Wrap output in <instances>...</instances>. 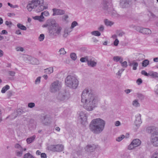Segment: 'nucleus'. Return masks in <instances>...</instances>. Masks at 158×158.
I'll return each instance as SVG.
<instances>
[{"label":"nucleus","mask_w":158,"mask_h":158,"mask_svg":"<svg viewBox=\"0 0 158 158\" xmlns=\"http://www.w3.org/2000/svg\"><path fill=\"white\" fill-rule=\"evenodd\" d=\"M15 14L13 13H9L7 14L8 16L9 17H11L12 16H15Z\"/></svg>","instance_id":"obj_53"},{"label":"nucleus","mask_w":158,"mask_h":158,"mask_svg":"<svg viewBox=\"0 0 158 158\" xmlns=\"http://www.w3.org/2000/svg\"><path fill=\"white\" fill-rule=\"evenodd\" d=\"M46 7L43 5H41L39 6L36 10V11L37 12H39L43 10L44 9H46Z\"/></svg>","instance_id":"obj_18"},{"label":"nucleus","mask_w":158,"mask_h":158,"mask_svg":"<svg viewBox=\"0 0 158 158\" xmlns=\"http://www.w3.org/2000/svg\"><path fill=\"white\" fill-rule=\"evenodd\" d=\"M104 22L105 24L107 26H111L114 24V23L113 22L107 19H106L104 20Z\"/></svg>","instance_id":"obj_17"},{"label":"nucleus","mask_w":158,"mask_h":158,"mask_svg":"<svg viewBox=\"0 0 158 158\" xmlns=\"http://www.w3.org/2000/svg\"><path fill=\"white\" fill-rule=\"evenodd\" d=\"M138 141V143L135 144L134 142L135 140H133L131 143L128 146V148L129 150H131L133 149L135 147L138 146V145L139 144V141L138 140H137Z\"/></svg>","instance_id":"obj_11"},{"label":"nucleus","mask_w":158,"mask_h":158,"mask_svg":"<svg viewBox=\"0 0 158 158\" xmlns=\"http://www.w3.org/2000/svg\"><path fill=\"white\" fill-rule=\"evenodd\" d=\"M18 27L20 30H26V27L20 23H18L17 24Z\"/></svg>","instance_id":"obj_23"},{"label":"nucleus","mask_w":158,"mask_h":158,"mask_svg":"<svg viewBox=\"0 0 158 158\" xmlns=\"http://www.w3.org/2000/svg\"><path fill=\"white\" fill-rule=\"evenodd\" d=\"M60 54H64L66 53V52L63 48H61L60 49Z\"/></svg>","instance_id":"obj_43"},{"label":"nucleus","mask_w":158,"mask_h":158,"mask_svg":"<svg viewBox=\"0 0 158 158\" xmlns=\"http://www.w3.org/2000/svg\"><path fill=\"white\" fill-rule=\"evenodd\" d=\"M155 92L157 93L158 92V84L156 86Z\"/></svg>","instance_id":"obj_62"},{"label":"nucleus","mask_w":158,"mask_h":158,"mask_svg":"<svg viewBox=\"0 0 158 158\" xmlns=\"http://www.w3.org/2000/svg\"><path fill=\"white\" fill-rule=\"evenodd\" d=\"M80 117L81 120L84 122H86L87 121V116L84 112H81L80 113Z\"/></svg>","instance_id":"obj_12"},{"label":"nucleus","mask_w":158,"mask_h":158,"mask_svg":"<svg viewBox=\"0 0 158 158\" xmlns=\"http://www.w3.org/2000/svg\"><path fill=\"white\" fill-rule=\"evenodd\" d=\"M133 106L136 107H137L139 106V103L138 102V101L136 100H135L133 102Z\"/></svg>","instance_id":"obj_39"},{"label":"nucleus","mask_w":158,"mask_h":158,"mask_svg":"<svg viewBox=\"0 0 158 158\" xmlns=\"http://www.w3.org/2000/svg\"><path fill=\"white\" fill-rule=\"evenodd\" d=\"M102 5L103 9L105 10L106 13L110 12L109 10L111 9L112 7L109 2L106 0L103 1Z\"/></svg>","instance_id":"obj_7"},{"label":"nucleus","mask_w":158,"mask_h":158,"mask_svg":"<svg viewBox=\"0 0 158 158\" xmlns=\"http://www.w3.org/2000/svg\"><path fill=\"white\" fill-rule=\"evenodd\" d=\"M148 130L150 131L149 132L151 133V142L153 145L155 146H158V132L156 129L154 127H149Z\"/></svg>","instance_id":"obj_3"},{"label":"nucleus","mask_w":158,"mask_h":158,"mask_svg":"<svg viewBox=\"0 0 158 158\" xmlns=\"http://www.w3.org/2000/svg\"><path fill=\"white\" fill-rule=\"evenodd\" d=\"M44 38V36L43 34H41L40 35L39 37V40L40 41H43Z\"/></svg>","instance_id":"obj_36"},{"label":"nucleus","mask_w":158,"mask_h":158,"mask_svg":"<svg viewBox=\"0 0 158 158\" xmlns=\"http://www.w3.org/2000/svg\"><path fill=\"white\" fill-rule=\"evenodd\" d=\"M87 63L89 65L92 67H94L97 64L96 62L92 60H88V61Z\"/></svg>","instance_id":"obj_20"},{"label":"nucleus","mask_w":158,"mask_h":158,"mask_svg":"<svg viewBox=\"0 0 158 158\" xmlns=\"http://www.w3.org/2000/svg\"><path fill=\"white\" fill-rule=\"evenodd\" d=\"M27 10L29 11H31L32 10V9H33L32 7H31L29 3L27 4Z\"/></svg>","instance_id":"obj_41"},{"label":"nucleus","mask_w":158,"mask_h":158,"mask_svg":"<svg viewBox=\"0 0 158 158\" xmlns=\"http://www.w3.org/2000/svg\"><path fill=\"white\" fill-rule=\"evenodd\" d=\"M131 1V0H120V5L123 8L128 7Z\"/></svg>","instance_id":"obj_9"},{"label":"nucleus","mask_w":158,"mask_h":158,"mask_svg":"<svg viewBox=\"0 0 158 158\" xmlns=\"http://www.w3.org/2000/svg\"><path fill=\"white\" fill-rule=\"evenodd\" d=\"M61 87V84L58 81H56L52 84L51 91L52 92H55L59 90Z\"/></svg>","instance_id":"obj_6"},{"label":"nucleus","mask_w":158,"mask_h":158,"mask_svg":"<svg viewBox=\"0 0 158 158\" xmlns=\"http://www.w3.org/2000/svg\"><path fill=\"white\" fill-rule=\"evenodd\" d=\"M40 77H38L36 79L35 81V83L36 84H37L38 83H39L40 82Z\"/></svg>","instance_id":"obj_49"},{"label":"nucleus","mask_w":158,"mask_h":158,"mask_svg":"<svg viewBox=\"0 0 158 158\" xmlns=\"http://www.w3.org/2000/svg\"><path fill=\"white\" fill-rule=\"evenodd\" d=\"M139 140V144H138V146H139V145L140 144H141V141H140L139 139H134V140H135V141L134 142V143L135 144H137H137L138 143H137V142H138V141H137V140Z\"/></svg>","instance_id":"obj_54"},{"label":"nucleus","mask_w":158,"mask_h":158,"mask_svg":"<svg viewBox=\"0 0 158 158\" xmlns=\"http://www.w3.org/2000/svg\"><path fill=\"white\" fill-rule=\"evenodd\" d=\"M109 10L110 11V12H107L109 14H110L111 15H112L114 16H116V11L114 10H112V7L111 8V9Z\"/></svg>","instance_id":"obj_29"},{"label":"nucleus","mask_w":158,"mask_h":158,"mask_svg":"<svg viewBox=\"0 0 158 158\" xmlns=\"http://www.w3.org/2000/svg\"><path fill=\"white\" fill-rule=\"evenodd\" d=\"M5 24L9 27H10L12 25V23L11 22H9L7 21L5 22Z\"/></svg>","instance_id":"obj_38"},{"label":"nucleus","mask_w":158,"mask_h":158,"mask_svg":"<svg viewBox=\"0 0 158 158\" xmlns=\"http://www.w3.org/2000/svg\"><path fill=\"white\" fill-rule=\"evenodd\" d=\"M130 28L133 29L143 30V28L138 26L135 25L133 24H131L129 26Z\"/></svg>","instance_id":"obj_13"},{"label":"nucleus","mask_w":158,"mask_h":158,"mask_svg":"<svg viewBox=\"0 0 158 158\" xmlns=\"http://www.w3.org/2000/svg\"><path fill=\"white\" fill-rule=\"evenodd\" d=\"M49 15V13L48 11H45L44 12H43L41 13V15L42 16H43V15L46 16H48Z\"/></svg>","instance_id":"obj_35"},{"label":"nucleus","mask_w":158,"mask_h":158,"mask_svg":"<svg viewBox=\"0 0 158 158\" xmlns=\"http://www.w3.org/2000/svg\"><path fill=\"white\" fill-rule=\"evenodd\" d=\"M36 154L38 155H41V152L39 150H37L36 152Z\"/></svg>","instance_id":"obj_61"},{"label":"nucleus","mask_w":158,"mask_h":158,"mask_svg":"<svg viewBox=\"0 0 158 158\" xmlns=\"http://www.w3.org/2000/svg\"><path fill=\"white\" fill-rule=\"evenodd\" d=\"M53 69L52 67H50L44 69V72L47 74H50L53 72Z\"/></svg>","instance_id":"obj_19"},{"label":"nucleus","mask_w":158,"mask_h":158,"mask_svg":"<svg viewBox=\"0 0 158 158\" xmlns=\"http://www.w3.org/2000/svg\"><path fill=\"white\" fill-rule=\"evenodd\" d=\"M153 60L155 62H158V58L156 57L154 58Z\"/></svg>","instance_id":"obj_64"},{"label":"nucleus","mask_w":158,"mask_h":158,"mask_svg":"<svg viewBox=\"0 0 158 158\" xmlns=\"http://www.w3.org/2000/svg\"><path fill=\"white\" fill-rule=\"evenodd\" d=\"M22 152H18L16 153V155L18 156H21L22 155Z\"/></svg>","instance_id":"obj_56"},{"label":"nucleus","mask_w":158,"mask_h":158,"mask_svg":"<svg viewBox=\"0 0 158 158\" xmlns=\"http://www.w3.org/2000/svg\"><path fill=\"white\" fill-rule=\"evenodd\" d=\"M105 122L100 118L93 120L90 125L91 130L95 133H98L102 131L105 126Z\"/></svg>","instance_id":"obj_2"},{"label":"nucleus","mask_w":158,"mask_h":158,"mask_svg":"<svg viewBox=\"0 0 158 158\" xmlns=\"http://www.w3.org/2000/svg\"><path fill=\"white\" fill-rule=\"evenodd\" d=\"M119 43V41L117 39H116L114 42V44L115 46H117Z\"/></svg>","instance_id":"obj_50"},{"label":"nucleus","mask_w":158,"mask_h":158,"mask_svg":"<svg viewBox=\"0 0 158 158\" xmlns=\"http://www.w3.org/2000/svg\"><path fill=\"white\" fill-rule=\"evenodd\" d=\"M9 88L10 87L8 85H6L2 88L1 92L3 93H5L7 90L9 89Z\"/></svg>","instance_id":"obj_24"},{"label":"nucleus","mask_w":158,"mask_h":158,"mask_svg":"<svg viewBox=\"0 0 158 158\" xmlns=\"http://www.w3.org/2000/svg\"><path fill=\"white\" fill-rule=\"evenodd\" d=\"M16 50L17 51H23V48L22 47H17L16 48Z\"/></svg>","instance_id":"obj_52"},{"label":"nucleus","mask_w":158,"mask_h":158,"mask_svg":"<svg viewBox=\"0 0 158 158\" xmlns=\"http://www.w3.org/2000/svg\"><path fill=\"white\" fill-rule=\"evenodd\" d=\"M52 10L53 12L52 15L53 16L62 15L64 14L65 13V11L63 10L54 8L52 9Z\"/></svg>","instance_id":"obj_10"},{"label":"nucleus","mask_w":158,"mask_h":158,"mask_svg":"<svg viewBox=\"0 0 158 158\" xmlns=\"http://www.w3.org/2000/svg\"><path fill=\"white\" fill-rule=\"evenodd\" d=\"M104 28V26L103 25H101L98 27V30H103Z\"/></svg>","instance_id":"obj_55"},{"label":"nucleus","mask_w":158,"mask_h":158,"mask_svg":"<svg viewBox=\"0 0 158 158\" xmlns=\"http://www.w3.org/2000/svg\"><path fill=\"white\" fill-rule=\"evenodd\" d=\"M141 73L143 75H144L147 76H149V73H148L145 70H142L141 72Z\"/></svg>","instance_id":"obj_44"},{"label":"nucleus","mask_w":158,"mask_h":158,"mask_svg":"<svg viewBox=\"0 0 158 158\" xmlns=\"http://www.w3.org/2000/svg\"><path fill=\"white\" fill-rule=\"evenodd\" d=\"M91 34L92 35L97 36H99L101 35L100 33L98 31H93L91 32Z\"/></svg>","instance_id":"obj_27"},{"label":"nucleus","mask_w":158,"mask_h":158,"mask_svg":"<svg viewBox=\"0 0 158 158\" xmlns=\"http://www.w3.org/2000/svg\"><path fill=\"white\" fill-rule=\"evenodd\" d=\"M151 158H158V153H155L151 157Z\"/></svg>","instance_id":"obj_51"},{"label":"nucleus","mask_w":158,"mask_h":158,"mask_svg":"<svg viewBox=\"0 0 158 158\" xmlns=\"http://www.w3.org/2000/svg\"><path fill=\"white\" fill-rule=\"evenodd\" d=\"M149 64V61L147 60H143L142 63V65L144 67L147 66Z\"/></svg>","instance_id":"obj_26"},{"label":"nucleus","mask_w":158,"mask_h":158,"mask_svg":"<svg viewBox=\"0 0 158 158\" xmlns=\"http://www.w3.org/2000/svg\"><path fill=\"white\" fill-rule=\"evenodd\" d=\"M29 4H30V5L32 7V8L33 9L35 8L36 7V6L35 3V2H34L33 0L31 1V2L29 3Z\"/></svg>","instance_id":"obj_30"},{"label":"nucleus","mask_w":158,"mask_h":158,"mask_svg":"<svg viewBox=\"0 0 158 158\" xmlns=\"http://www.w3.org/2000/svg\"><path fill=\"white\" fill-rule=\"evenodd\" d=\"M9 74L11 76H14L15 75V73L14 72L10 71L9 72Z\"/></svg>","instance_id":"obj_58"},{"label":"nucleus","mask_w":158,"mask_h":158,"mask_svg":"<svg viewBox=\"0 0 158 158\" xmlns=\"http://www.w3.org/2000/svg\"><path fill=\"white\" fill-rule=\"evenodd\" d=\"M33 19L36 20H38L40 22H41L43 21V19L44 17V16H42L41 15L40 16H36L33 17Z\"/></svg>","instance_id":"obj_14"},{"label":"nucleus","mask_w":158,"mask_h":158,"mask_svg":"<svg viewBox=\"0 0 158 158\" xmlns=\"http://www.w3.org/2000/svg\"><path fill=\"white\" fill-rule=\"evenodd\" d=\"M113 60L114 61H116V62L119 61L120 63H122V62L123 61V59L121 57H119L118 56H114L113 58Z\"/></svg>","instance_id":"obj_21"},{"label":"nucleus","mask_w":158,"mask_h":158,"mask_svg":"<svg viewBox=\"0 0 158 158\" xmlns=\"http://www.w3.org/2000/svg\"><path fill=\"white\" fill-rule=\"evenodd\" d=\"M149 76H150L153 78L158 77V73L153 71H150L149 72Z\"/></svg>","instance_id":"obj_16"},{"label":"nucleus","mask_w":158,"mask_h":158,"mask_svg":"<svg viewBox=\"0 0 158 158\" xmlns=\"http://www.w3.org/2000/svg\"><path fill=\"white\" fill-rule=\"evenodd\" d=\"M70 57L73 60H75L77 58V56L75 53H72L70 54Z\"/></svg>","instance_id":"obj_33"},{"label":"nucleus","mask_w":158,"mask_h":158,"mask_svg":"<svg viewBox=\"0 0 158 158\" xmlns=\"http://www.w3.org/2000/svg\"><path fill=\"white\" fill-rule=\"evenodd\" d=\"M81 101L84 103V108L87 110L91 111L96 106L99 100L97 97L94 96L87 89H85L82 94Z\"/></svg>","instance_id":"obj_1"},{"label":"nucleus","mask_w":158,"mask_h":158,"mask_svg":"<svg viewBox=\"0 0 158 158\" xmlns=\"http://www.w3.org/2000/svg\"><path fill=\"white\" fill-rule=\"evenodd\" d=\"M88 60L87 57H82L80 59V61L82 62H84L85 61H87L88 62Z\"/></svg>","instance_id":"obj_37"},{"label":"nucleus","mask_w":158,"mask_h":158,"mask_svg":"<svg viewBox=\"0 0 158 158\" xmlns=\"http://www.w3.org/2000/svg\"><path fill=\"white\" fill-rule=\"evenodd\" d=\"M65 83L68 86L75 89L78 86V81L75 77L68 76L65 81Z\"/></svg>","instance_id":"obj_4"},{"label":"nucleus","mask_w":158,"mask_h":158,"mask_svg":"<svg viewBox=\"0 0 158 158\" xmlns=\"http://www.w3.org/2000/svg\"><path fill=\"white\" fill-rule=\"evenodd\" d=\"M41 158H47V156L45 153H42L41 154Z\"/></svg>","instance_id":"obj_48"},{"label":"nucleus","mask_w":158,"mask_h":158,"mask_svg":"<svg viewBox=\"0 0 158 158\" xmlns=\"http://www.w3.org/2000/svg\"><path fill=\"white\" fill-rule=\"evenodd\" d=\"M51 148L54 151L60 152L63 150V146L61 144L52 145L51 146Z\"/></svg>","instance_id":"obj_8"},{"label":"nucleus","mask_w":158,"mask_h":158,"mask_svg":"<svg viewBox=\"0 0 158 158\" xmlns=\"http://www.w3.org/2000/svg\"><path fill=\"white\" fill-rule=\"evenodd\" d=\"M132 64L133 65V69L135 70L137 69V67L138 66V63L136 62H133Z\"/></svg>","instance_id":"obj_32"},{"label":"nucleus","mask_w":158,"mask_h":158,"mask_svg":"<svg viewBox=\"0 0 158 158\" xmlns=\"http://www.w3.org/2000/svg\"><path fill=\"white\" fill-rule=\"evenodd\" d=\"M7 33L6 30H2V34H6Z\"/></svg>","instance_id":"obj_63"},{"label":"nucleus","mask_w":158,"mask_h":158,"mask_svg":"<svg viewBox=\"0 0 158 158\" xmlns=\"http://www.w3.org/2000/svg\"><path fill=\"white\" fill-rule=\"evenodd\" d=\"M142 81L141 78H139L136 81V82L138 85H140L142 83Z\"/></svg>","instance_id":"obj_46"},{"label":"nucleus","mask_w":158,"mask_h":158,"mask_svg":"<svg viewBox=\"0 0 158 158\" xmlns=\"http://www.w3.org/2000/svg\"><path fill=\"white\" fill-rule=\"evenodd\" d=\"M28 106L30 108H32L35 106V104L34 103H30L28 104Z\"/></svg>","instance_id":"obj_47"},{"label":"nucleus","mask_w":158,"mask_h":158,"mask_svg":"<svg viewBox=\"0 0 158 158\" xmlns=\"http://www.w3.org/2000/svg\"><path fill=\"white\" fill-rule=\"evenodd\" d=\"M69 16L67 15H64L62 17V19L64 21H66Z\"/></svg>","instance_id":"obj_40"},{"label":"nucleus","mask_w":158,"mask_h":158,"mask_svg":"<svg viewBox=\"0 0 158 158\" xmlns=\"http://www.w3.org/2000/svg\"><path fill=\"white\" fill-rule=\"evenodd\" d=\"M121 64L122 66L124 67H126L127 66V62L126 61H124L123 62H122Z\"/></svg>","instance_id":"obj_42"},{"label":"nucleus","mask_w":158,"mask_h":158,"mask_svg":"<svg viewBox=\"0 0 158 158\" xmlns=\"http://www.w3.org/2000/svg\"><path fill=\"white\" fill-rule=\"evenodd\" d=\"M125 137V136L124 135H122L120 137H119L116 139V141H121Z\"/></svg>","instance_id":"obj_34"},{"label":"nucleus","mask_w":158,"mask_h":158,"mask_svg":"<svg viewBox=\"0 0 158 158\" xmlns=\"http://www.w3.org/2000/svg\"><path fill=\"white\" fill-rule=\"evenodd\" d=\"M7 4L11 8H16V7H18V6L17 5H15V6H13L12 4H10L9 2H8L7 3Z\"/></svg>","instance_id":"obj_45"},{"label":"nucleus","mask_w":158,"mask_h":158,"mask_svg":"<svg viewBox=\"0 0 158 158\" xmlns=\"http://www.w3.org/2000/svg\"><path fill=\"white\" fill-rule=\"evenodd\" d=\"M32 60L33 61L35 62V63H32L33 64H36V62L38 61V60L37 59L34 58L32 59Z\"/></svg>","instance_id":"obj_57"},{"label":"nucleus","mask_w":158,"mask_h":158,"mask_svg":"<svg viewBox=\"0 0 158 158\" xmlns=\"http://www.w3.org/2000/svg\"><path fill=\"white\" fill-rule=\"evenodd\" d=\"M76 21H74L71 24V25L70 27V28L71 29H73L74 27L78 25Z\"/></svg>","instance_id":"obj_28"},{"label":"nucleus","mask_w":158,"mask_h":158,"mask_svg":"<svg viewBox=\"0 0 158 158\" xmlns=\"http://www.w3.org/2000/svg\"><path fill=\"white\" fill-rule=\"evenodd\" d=\"M139 32L145 34H149L151 33V30H139Z\"/></svg>","instance_id":"obj_25"},{"label":"nucleus","mask_w":158,"mask_h":158,"mask_svg":"<svg viewBox=\"0 0 158 158\" xmlns=\"http://www.w3.org/2000/svg\"><path fill=\"white\" fill-rule=\"evenodd\" d=\"M33 1L36 6V7L40 5H43L44 3V0H33Z\"/></svg>","instance_id":"obj_15"},{"label":"nucleus","mask_w":158,"mask_h":158,"mask_svg":"<svg viewBox=\"0 0 158 158\" xmlns=\"http://www.w3.org/2000/svg\"><path fill=\"white\" fill-rule=\"evenodd\" d=\"M120 123L119 121H117L115 122V125L116 126H118L120 125Z\"/></svg>","instance_id":"obj_59"},{"label":"nucleus","mask_w":158,"mask_h":158,"mask_svg":"<svg viewBox=\"0 0 158 158\" xmlns=\"http://www.w3.org/2000/svg\"><path fill=\"white\" fill-rule=\"evenodd\" d=\"M67 31H68V30H64V37H66L67 35L68 34L67 33Z\"/></svg>","instance_id":"obj_60"},{"label":"nucleus","mask_w":158,"mask_h":158,"mask_svg":"<svg viewBox=\"0 0 158 158\" xmlns=\"http://www.w3.org/2000/svg\"><path fill=\"white\" fill-rule=\"evenodd\" d=\"M24 158H34V157L29 153L26 154L24 157Z\"/></svg>","instance_id":"obj_31"},{"label":"nucleus","mask_w":158,"mask_h":158,"mask_svg":"<svg viewBox=\"0 0 158 158\" xmlns=\"http://www.w3.org/2000/svg\"><path fill=\"white\" fill-rule=\"evenodd\" d=\"M52 27H55L57 30H60L61 28L59 27V25L54 19H49L46 21L45 23L42 26L43 27H45L49 29Z\"/></svg>","instance_id":"obj_5"},{"label":"nucleus","mask_w":158,"mask_h":158,"mask_svg":"<svg viewBox=\"0 0 158 158\" xmlns=\"http://www.w3.org/2000/svg\"><path fill=\"white\" fill-rule=\"evenodd\" d=\"M35 136L34 135H33L32 137L30 138H28L27 139V143H30L32 142V141L35 139Z\"/></svg>","instance_id":"obj_22"}]
</instances>
